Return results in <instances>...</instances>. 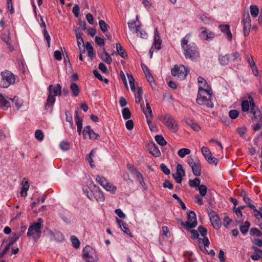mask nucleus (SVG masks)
Returning <instances> with one entry per match:
<instances>
[{"label":"nucleus","instance_id":"1","mask_svg":"<svg viewBox=\"0 0 262 262\" xmlns=\"http://www.w3.org/2000/svg\"><path fill=\"white\" fill-rule=\"evenodd\" d=\"M189 35L187 34L181 40V46L184 50V54L186 59L196 61L200 57L198 48L193 42L189 43Z\"/></svg>","mask_w":262,"mask_h":262},{"label":"nucleus","instance_id":"2","mask_svg":"<svg viewBox=\"0 0 262 262\" xmlns=\"http://www.w3.org/2000/svg\"><path fill=\"white\" fill-rule=\"evenodd\" d=\"M212 98L211 88H204L200 85L196 98V102L200 105H204L208 107H213V103L211 101Z\"/></svg>","mask_w":262,"mask_h":262},{"label":"nucleus","instance_id":"3","mask_svg":"<svg viewBox=\"0 0 262 262\" xmlns=\"http://www.w3.org/2000/svg\"><path fill=\"white\" fill-rule=\"evenodd\" d=\"M43 220L38 218L36 222L31 224L28 228L27 236L36 242L41 236V229L43 226Z\"/></svg>","mask_w":262,"mask_h":262},{"label":"nucleus","instance_id":"4","mask_svg":"<svg viewBox=\"0 0 262 262\" xmlns=\"http://www.w3.org/2000/svg\"><path fill=\"white\" fill-rule=\"evenodd\" d=\"M48 96L46 103V108L52 107L55 101V96L61 95V86L59 84L56 86L50 84L48 89Z\"/></svg>","mask_w":262,"mask_h":262},{"label":"nucleus","instance_id":"5","mask_svg":"<svg viewBox=\"0 0 262 262\" xmlns=\"http://www.w3.org/2000/svg\"><path fill=\"white\" fill-rule=\"evenodd\" d=\"M82 257L86 262H96L97 259L95 250L89 245L83 248Z\"/></svg>","mask_w":262,"mask_h":262},{"label":"nucleus","instance_id":"6","mask_svg":"<svg viewBox=\"0 0 262 262\" xmlns=\"http://www.w3.org/2000/svg\"><path fill=\"white\" fill-rule=\"evenodd\" d=\"M187 163L191 168L193 174L195 176H200L201 174V165L197 158H193L192 156L187 157Z\"/></svg>","mask_w":262,"mask_h":262},{"label":"nucleus","instance_id":"7","mask_svg":"<svg viewBox=\"0 0 262 262\" xmlns=\"http://www.w3.org/2000/svg\"><path fill=\"white\" fill-rule=\"evenodd\" d=\"M171 72L173 76H177L180 80H183L186 77L189 72V69L183 65L180 66L175 65L171 69Z\"/></svg>","mask_w":262,"mask_h":262},{"label":"nucleus","instance_id":"8","mask_svg":"<svg viewBox=\"0 0 262 262\" xmlns=\"http://www.w3.org/2000/svg\"><path fill=\"white\" fill-rule=\"evenodd\" d=\"M181 225L185 227L187 229L195 228L197 225L196 216L193 211H190L188 213L187 221L186 222H181Z\"/></svg>","mask_w":262,"mask_h":262},{"label":"nucleus","instance_id":"9","mask_svg":"<svg viewBox=\"0 0 262 262\" xmlns=\"http://www.w3.org/2000/svg\"><path fill=\"white\" fill-rule=\"evenodd\" d=\"M163 123L173 133H176L178 130L177 121L173 117L169 114L164 116L163 119Z\"/></svg>","mask_w":262,"mask_h":262},{"label":"nucleus","instance_id":"10","mask_svg":"<svg viewBox=\"0 0 262 262\" xmlns=\"http://www.w3.org/2000/svg\"><path fill=\"white\" fill-rule=\"evenodd\" d=\"M252 107L250 108V118L255 122H259L262 124V114L258 107L255 104H252Z\"/></svg>","mask_w":262,"mask_h":262},{"label":"nucleus","instance_id":"11","mask_svg":"<svg viewBox=\"0 0 262 262\" xmlns=\"http://www.w3.org/2000/svg\"><path fill=\"white\" fill-rule=\"evenodd\" d=\"M1 75L2 79L7 82V85L4 86L5 88H8L10 84H14L16 78H17V76L9 71L2 72Z\"/></svg>","mask_w":262,"mask_h":262},{"label":"nucleus","instance_id":"12","mask_svg":"<svg viewBox=\"0 0 262 262\" xmlns=\"http://www.w3.org/2000/svg\"><path fill=\"white\" fill-rule=\"evenodd\" d=\"M172 176L177 183L180 184L182 182L183 177L185 176V172L181 164H178L177 165L176 172L172 173Z\"/></svg>","mask_w":262,"mask_h":262},{"label":"nucleus","instance_id":"13","mask_svg":"<svg viewBox=\"0 0 262 262\" xmlns=\"http://www.w3.org/2000/svg\"><path fill=\"white\" fill-rule=\"evenodd\" d=\"M244 26V34L245 36H247L250 32L251 27V19L249 13L244 14L242 20Z\"/></svg>","mask_w":262,"mask_h":262},{"label":"nucleus","instance_id":"14","mask_svg":"<svg viewBox=\"0 0 262 262\" xmlns=\"http://www.w3.org/2000/svg\"><path fill=\"white\" fill-rule=\"evenodd\" d=\"M200 30L199 36L202 39L209 41L212 40L215 37L214 32L207 30L205 27H201Z\"/></svg>","mask_w":262,"mask_h":262},{"label":"nucleus","instance_id":"15","mask_svg":"<svg viewBox=\"0 0 262 262\" xmlns=\"http://www.w3.org/2000/svg\"><path fill=\"white\" fill-rule=\"evenodd\" d=\"M210 221L212 225L215 229H219L221 226V221L219 215L214 211H211L209 214Z\"/></svg>","mask_w":262,"mask_h":262},{"label":"nucleus","instance_id":"16","mask_svg":"<svg viewBox=\"0 0 262 262\" xmlns=\"http://www.w3.org/2000/svg\"><path fill=\"white\" fill-rule=\"evenodd\" d=\"M93 190H91L92 193H93L94 199L98 202H103L104 200V196L100 189L99 187L92 183Z\"/></svg>","mask_w":262,"mask_h":262},{"label":"nucleus","instance_id":"17","mask_svg":"<svg viewBox=\"0 0 262 262\" xmlns=\"http://www.w3.org/2000/svg\"><path fill=\"white\" fill-rule=\"evenodd\" d=\"M82 133L84 139H86L87 136H88L91 140H95L99 137V135L96 134L91 128L90 125H88L84 127Z\"/></svg>","mask_w":262,"mask_h":262},{"label":"nucleus","instance_id":"18","mask_svg":"<svg viewBox=\"0 0 262 262\" xmlns=\"http://www.w3.org/2000/svg\"><path fill=\"white\" fill-rule=\"evenodd\" d=\"M248 100H243L241 102L242 110L244 112H247L252 107V104H255L254 99L251 96H249Z\"/></svg>","mask_w":262,"mask_h":262},{"label":"nucleus","instance_id":"19","mask_svg":"<svg viewBox=\"0 0 262 262\" xmlns=\"http://www.w3.org/2000/svg\"><path fill=\"white\" fill-rule=\"evenodd\" d=\"M11 107V101L10 98L6 95L0 94V107L2 110L6 111L9 107Z\"/></svg>","mask_w":262,"mask_h":262},{"label":"nucleus","instance_id":"20","mask_svg":"<svg viewBox=\"0 0 262 262\" xmlns=\"http://www.w3.org/2000/svg\"><path fill=\"white\" fill-rule=\"evenodd\" d=\"M219 27L221 32L226 35L227 39L229 41L231 40L232 38V35L230 29V26L228 24L220 25Z\"/></svg>","mask_w":262,"mask_h":262},{"label":"nucleus","instance_id":"21","mask_svg":"<svg viewBox=\"0 0 262 262\" xmlns=\"http://www.w3.org/2000/svg\"><path fill=\"white\" fill-rule=\"evenodd\" d=\"M247 61L249 64L250 67L251 68L252 73L255 76H258V71L257 68L256 66L255 63L253 59V57L250 55H248L247 57Z\"/></svg>","mask_w":262,"mask_h":262},{"label":"nucleus","instance_id":"22","mask_svg":"<svg viewBox=\"0 0 262 262\" xmlns=\"http://www.w3.org/2000/svg\"><path fill=\"white\" fill-rule=\"evenodd\" d=\"M161 43L162 40L160 39L159 34L158 32L157 29H156L154 35V42L153 43L152 47L157 50H160L161 49Z\"/></svg>","mask_w":262,"mask_h":262},{"label":"nucleus","instance_id":"23","mask_svg":"<svg viewBox=\"0 0 262 262\" xmlns=\"http://www.w3.org/2000/svg\"><path fill=\"white\" fill-rule=\"evenodd\" d=\"M149 152L155 157H159L161 156V152L155 144H152L149 146Z\"/></svg>","mask_w":262,"mask_h":262},{"label":"nucleus","instance_id":"24","mask_svg":"<svg viewBox=\"0 0 262 262\" xmlns=\"http://www.w3.org/2000/svg\"><path fill=\"white\" fill-rule=\"evenodd\" d=\"M1 39L3 41H4L6 45L8 46V48L10 51H12L14 49L13 47L11 42V39L9 36V34H7L6 33H3L1 35Z\"/></svg>","mask_w":262,"mask_h":262},{"label":"nucleus","instance_id":"25","mask_svg":"<svg viewBox=\"0 0 262 262\" xmlns=\"http://www.w3.org/2000/svg\"><path fill=\"white\" fill-rule=\"evenodd\" d=\"M218 59L221 65L223 66H226L228 64L229 62L230 55L229 54H226L225 55L219 54Z\"/></svg>","mask_w":262,"mask_h":262},{"label":"nucleus","instance_id":"26","mask_svg":"<svg viewBox=\"0 0 262 262\" xmlns=\"http://www.w3.org/2000/svg\"><path fill=\"white\" fill-rule=\"evenodd\" d=\"M99 57L105 63L110 64L112 62V59L109 54L106 51L105 49H103V54L99 55Z\"/></svg>","mask_w":262,"mask_h":262},{"label":"nucleus","instance_id":"27","mask_svg":"<svg viewBox=\"0 0 262 262\" xmlns=\"http://www.w3.org/2000/svg\"><path fill=\"white\" fill-rule=\"evenodd\" d=\"M186 123L190 126L194 131L198 132L201 129L200 126L196 123L193 122L191 119L187 118L185 119Z\"/></svg>","mask_w":262,"mask_h":262},{"label":"nucleus","instance_id":"28","mask_svg":"<svg viewBox=\"0 0 262 262\" xmlns=\"http://www.w3.org/2000/svg\"><path fill=\"white\" fill-rule=\"evenodd\" d=\"M116 221L119 226V227L121 228V229L122 230V231L127 234H128L130 233L129 230L127 227V225L123 222V221L118 218L116 217Z\"/></svg>","mask_w":262,"mask_h":262},{"label":"nucleus","instance_id":"29","mask_svg":"<svg viewBox=\"0 0 262 262\" xmlns=\"http://www.w3.org/2000/svg\"><path fill=\"white\" fill-rule=\"evenodd\" d=\"M70 90L74 97H77L80 93V89L78 85L74 82H72L70 84Z\"/></svg>","mask_w":262,"mask_h":262},{"label":"nucleus","instance_id":"30","mask_svg":"<svg viewBox=\"0 0 262 262\" xmlns=\"http://www.w3.org/2000/svg\"><path fill=\"white\" fill-rule=\"evenodd\" d=\"M10 100L14 104L17 110L21 107L23 104V100L17 96H14L13 98H10Z\"/></svg>","mask_w":262,"mask_h":262},{"label":"nucleus","instance_id":"31","mask_svg":"<svg viewBox=\"0 0 262 262\" xmlns=\"http://www.w3.org/2000/svg\"><path fill=\"white\" fill-rule=\"evenodd\" d=\"M253 249L255 251V253L251 256V258L254 260H258L260 258L262 257V250L255 247H253Z\"/></svg>","mask_w":262,"mask_h":262},{"label":"nucleus","instance_id":"32","mask_svg":"<svg viewBox=\"0 0 262 262\" xmlns=\"http://www.w3.org/2000/svg\"><path fill=\"white\" fill-rule=\"evenodd\" d=\"M137 21H138V16H136V20H130L128 22V26L129 28V29L132 31H133V32L135 31V30L137 29V28H139L140 27L139 25H137L136 22Z\"/></svg>","mask_w":262,"mask_h":262},{"label":"nucleus","instance_id":"33","mask_svg":"<svg viewBox=\"0 0 262 262\" xmlns=\"http://www.w3.org/2000/svg\"><path fill=\"white\" fill-rule=\"evenodd\" d=\"M250 226V223L248 221H246L244 223V225H241L239 227L240 231L244 235H245L247 233L249 228Z\"/></svg>","mask_w":262,"mask_h":262},{"label":"nucleus","instance_id":"34","mask_svg":"<svg viewBox=\"0 0 262 262\" xmlns=\"http://www.w3.org/2000/svg\"><path fill=\"white\" fill-rule=\"evenodd\" d=\"M106 191L114 194L117 190V187L113 185V184L108 182L105 184V187L104 188Z\"/></svg>","mask_w":262,"mask_h":262},{"label":"nucleus","instance_id":"35","mask_svg":"<svg viewBox=\"0 0 262 262\" xmlns=\"http://www.w3.org/2000/svg\"><path fill=\"white\" fill-rule=\"evenodd\" d=\"M116 49L117 52L120 56L123 58H126L127 56L126 53L124 51L123 48L119 43H116Z\"/></svg>","mask_w":262,"mask_h":262},{"label":"nucleus","instance_id":"36","mask_svg":"<svg viewBox=\"0 0 262 262\" xmlns=\"http://www.w3.org/2000/svg\"><path fill=\"white\" fill-rule=\"evenodd\" d=\"M250 9L251 16L253 18L256 17L259 13V9L258 7L256 5H251Z\"/></svg>","mask_w":262,"mask_h":262},{"label":"nucleus","instance_id":"37","mask_svg":"<svg viewBox=\"0 0 262 262\" xmlns=\"http://www.w3.org/2000/svg\"><path fill=\"white\" fill-rule=\"evenodd\" d=\"M75 120L77 127H82V119L78 115V110L75 111Z\"/></svg>","mask_w":262,"mask_h":262},{"label":"nucleus","instance_id":"38","mask_svg":"<svg viewBox=\"0 0 262 262\" xmlns=\"http://www.w3.org/2000/svg\"><path fill=\"white\" fill-rule=\"evenodd\" d=\"M191 151L189 149L186 148H182L178 150V155L180 158H184L185 156L189 155Z\"/></svg>","mask_w":262,"mask_h":262},{"label":"nucleus","instance_id":"39","mask_svg":"<svg viewBox=\"0 0 262 262\" xmlns=\"http://www.w3.org/2000/svg\"><path fill=\"white\" fill-rule=\"evenodd\" d=\"M155 139L157 143L161 146H164L167 144V142L162 135H156L155 137Z\"/></svg>","mask_w":262,"mask_h":262},{"label":"nucleus","instance_id":"40","mask_svg":"<svg viewBox=\"0 0 262 262\" xmlns=\"http://www.w3.org/2000/svg\"><path fill=\"white\" fill-rule=\"evenodd\" d=\"M96 180L103 188L105 187V184L108 182L105 178L99 175L96 176Z\"/></svg>","mask_w":262,"mask_h":262},{"label":"nucleus","instance_id":"41","mask_svg":"<svg viewBox=\"0 0 262 262\" xmlns=\"http://www.w3.org/2000/svg\"><path fill=\"white\" fill-rule=\"evenodd\" d=\"M96 180L103 188L105 187V184L108 182L105 178L99 175L96 176Z\"/></svg>","mask_w":262,"mask_h":262},{"label":"nucleus","instance_id":"42","mask_svg":"<svg viewBox=\"0 0 262 262\" xmlns=\"http://www.w3.org/2000/svg\"><path fill=\"white\" fill-rule=\"evenodd\" d=\"M96 180L103 188L105 187V184L108 182L105 178L99 175L96 176Z\"/></svg>","mask_w":262,"mask_h":262},{"label":"nucleus","instance_id":"43","mask_svg":"<svg viewBox=\"0 0 262 262\" xmlns=\"http://www.w3.org/2000/svg\"><path fill=\"white\" fill-rule=\"evenodd\" d=\"M141 107L142 108V111H143V112H144V114H145V117H146V121H147V124H148V126H149V128H150V130H153V129H152V125H151V124H152V121H151V118H149V116H148V115H147V113L146 111H145L144 110V104H143V103H141Z\"/></svg>","mask_w":262,"mask_h":262},{"label":"nucleus","instance_id":"44","mask_svg":"<svg viewBox=\"0 0 262 262\" xmlns=\"http://www.w3.org/2000/svg\"><path fill=\"white\" fill-rule=\"evenodd\" d=\"M201 180L199 178H194L193 180H190L188 184L190 187H199L200 185Z\"/></svg>","mask_w":262,"mask_h":262},{"label":"nucleus","instance_id":"45","mask_svg":"<svg viewBox=\"0 0 262 262\" xmlns=\"http://www.w3.org/2000/svg\"><path fill=\"white\" fill-rule=\"evenodd\" d=\"M134 33H136L138 37L142 38H146L147 37V33L145 31L141 30L140 27L139 28H137V29L135 30Z\"/></svg>","mask_w":262,"mask_h":262},{"label":"nucleus","instance_id":"46","mask_svg":"<svg viewBox=\"0 0 262 262\" xmlns=\"http://www.w3.org/2000/svg\"><path fill=\"white\" fill-rule=\"evenodd\" d=\"M95 155V150L93 149L90 153L86 157V160L89 162L90 166L92 167L95 166L94 161L92 158V157Z\"/></svg>","mask_w":262,"mask_h":262},{"label":"nucleus","instance_id":"47","mask_svg":"<svg viewBox=\"0 0 262 262\" xmlns=\"http://www.w3.org/2000/svg\"><path fill=\"white\" fill-rule=\"evenodd\" d=\"M99 25L102 32L105 33L108 31V25L103 20L99 21Z\"/></svg>","mask_w":262,"mask_h":262},{"label":"nucleus","instance_id":"48","mask_svg":"<svg viewBox=\"0 0 262 262\" xmlns=\"http://www.w3.org/2000/svg\"><path fill=\"white\" fill-rule=\"evenodd\" d=\"M198 82L199 83V85H202L204 88H210L209 85L208 84L206 80L202 77L199 76L198 78ZM200 86H199V87Z\"/></svg>","mask_w":262,"mask_h":262},{"label":"nucleus","instance_id":"49","mask_svg":"<svg viewBox=\"0 0 262 262\" xmlns=\"http://www.w3.org/2000/svg\"><path fill=\"white\" fill-rule=\"evenodd\" d=\"M250 234L251 236L260 237L262 235V232L256 228H252L250 230Z\"/></svg>","mask_w":262,"mask_h":262},{"label":"nucleus","instance_id":"50","mask_svg":"<svg viewBox=\"0 0 262 262\" xmlns=\"http://www.w3.org/2000/svg\"><path fill=\"white\" fill-rule=\"evenodd\" d=\"M123 118L125 119H128L131 117V113L128 108L125 107L122 110Z\"/></svg>","mask_w":262,"mask_h":262},{"label":"nucleus","instance_id":"51","mask_svg":"<svg viewBox=\"0 0 262 262\" xmlns=\"http://www.w3.org/2000/svg\"><path fill=\"white\" fill-rule=\"evenodd\" d=\"M198 190L199 191L200 195L202 197L204 196L206 194L207 188L205 185H200L198 187Z\"/></svg>","mask_w":262,"mask_h":262},{"label":"nucleus","instance_id":"52","mask_svg":"<svg viewBox=\"0 0 262 262\" xmlns=\"http://www.w3.org/2000/svg\"><path fill=\"white\" fill-rule=\"evenodd\" d=\"M35 137L39 141H42L44 138L43 132L40 129L36 130L35 133Z\"/></svg>","mask_w":262,"mask_h":262},{"label":"nucleus","instance_id":"53","mask_svg":"<svg viewBox=\"0 0 262 262\" xmlns=\"http://www.w3.org/2000/svg\"><path fill=\"white\" fill-rule=\"evenodd\" d=\"M71 241L73 247L75 248H78L80 246V241L75 236H71Z\"/></svg>","mask_w":262,"mask_h":262},{"label":"nucleus","instance_id":"54","mask_svg":"<svg viewBox=\"0 0 262 262\" xmlns=\"http://www.w3.org/2000/svg\"><path fill=\"white\" fill-rule=\"evenodd\" d=\"M201 151L206 159L212 155L209 148L205 146L201 148Z\"/></svg>","mask_w":262,"mask_h":262},{"label":"nucleus","instance_id":"55","mask_svg":"<svg viewBox=\"0 0 262 262\" xmlns=\"http://www.w3.org/2000/svg\"><path fill=\"white\" fill-rule=\"evenodd\" d=\"M60 148L63 151L68 150L70 148V144L67 141H63L60 144Z\"/></svg>","mask_w":262,"mask_h":262},{"label":"nucleus","instance_id":"56","mask_svg":"<svg viewBox=\"0 0 262 262\" xmlns=\"http://www.w3.org/2000/svg\"><path fill=\"white\" fill-rule=\"evenodd\" d=\"M93 186H92V184L91 185H90V191L89 192L88 190H84V194L87 196V197L91 201H93L94 200V195H93V193H92V191H91V190H93Z\"/></svg>","mask_w":262,"mask_h":262},{"label":"nucleus","instance_id":"57","mask_svg":"<svg viewBox=\"0 0 262 262\" xmlns=\"http://www.w3.org/2000/svg\"><path fill=\"white\" fill-rule=\"evenodd\" d=\"M239 112L236 110H232L229 112V116L232 119H235L238 117Z\"/></svg>","mask_w":262,"mask_h":262},{"label":"nucleus","instance_id":"58","mask_svg":"<svg viewBox=\"0 0 262 262\" xmlns=\"http://www.w3.org/2000/svg\"><path fill=\"white\" fill-rule=\"evenodd\" d=\"M233 61H241L242 57L240 54L237 52H234L231 54Z\"/></svg>","mask_w":262,"mask_h":262},{"label":"nucleus","instance_id":"59","mask_svg":"<svg viewBox=\"0 0 262 262\" xmlns=\"http://www.w3.org/2000/svg\"><path fill=\"white\" fill-rule=\"evenodd\" d=\"M43 33L45 39L46 40L48 47H50L51 38L49 34L48 33L47 29L43 30Z\"/></svg>","mask_w":262,"mask_h":262},{"label":"nucleus","instance_id":"60","mask_svg":"<svg viewBox=\"0 0 262 262\" xmlns=\"http://www.w3.org/2000/svg\"><path fill=\"white\" fill-rule=\"evenodd\" d=\"M20 237V235L15 234L9 239V243L7 244L9 247L12 245Z\"/></svg>","mask_w":262,"mask_h":262},{"label":"nucleus","instance_id":"61","mask_svg":"<svg viewBox=\"0 0 262 262\" xmlns=\"http://www.w3.org/2000/svg\"><path fill=\"white\" fill-rule=\"evenodd\" d=\"M160 168L164 174L166 175L170 174V171L165 164L162 163L160 165Z\"/></svg>","mask_w":262,"mask_h":262},{"label":"nucleus","instance_id":"62","mask_svg":"<svg viewBox=\"0 0 262 262\" xmlns=\"http://www.w3.org/2000/svg\"><path fill=\"white\" fill-rule=\"evenodd\" d=\"M206 160L210 164L216 165L218 162V159L215 157H212V155L209 156V157Z\"/></svg>","mask_w":262,"mask_h":262},{"label":"nucleus","instance_id":"63","mask_svg":"<svg viewBox=\"0 0 262 262\" xmlns=\"http://www.w3.org/2000/svg\"><path fill=\"white\" fill-rule=\"evenodd\" d=\"M95 41L96 43L99 45V46H103L105 44L104 39L101 37H100L97 36L95 37Z\"/></svg>","mask_w":262,"mask_h":262},{"label":"nucleus","instance_id":"64","mask_svg":"<svg viewBox=\"0 0 262 262\" xmlns=\"http://www.w3.org/2000/svg\"><path fill=\"white\" fill-rule=\"evenodd\" d=\"M29 188V181L26 178H24L22 182V188L24 190H28Z\"/></svg>","mask_w":262,"mask_h":262}]
</instances>
